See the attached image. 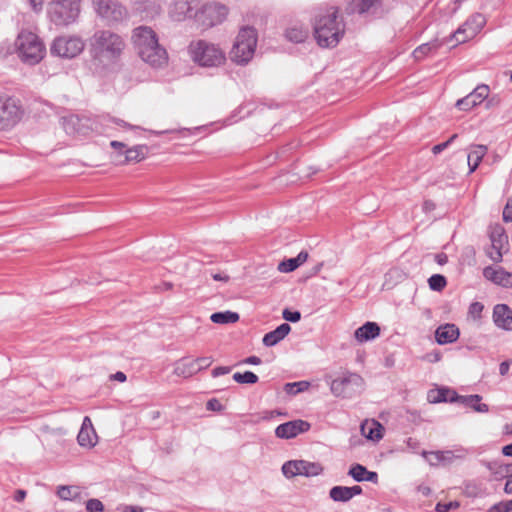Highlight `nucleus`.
<instances>
[{"label": "nucleus", "instance_id": "1", "mask_svg": "<svg viewBox=\"0 0 512 512\" xmlns=\"http://www.w3.org/2000/svg\"><path fill=\"white\" fill-rule=\"evenodd\" d=\"M111 123L130 130H145L140 126L132 125L110 115H102L92 119L86 116L71 114L62 118V126L69 135H87L89 132L105 133Z\"/></svg>", "mask_w": 512, "mask_h": 512}, {"label": "nucleus", "instance_id": "2", "mask_svg": "<svg viewBox=\"0 0 512 512\" xmlns=\"http://www.w3.org/2000/svg\"><path fill=\"white\" fill-rule=\"evenodd\" d=\"M132 42L139 57L154 68H161L168 62V54L159 42L155 31L147 26L133 30Z\"/></svg>", "mask_w": 512, "mask_h": 512}, {"label": "nucleus", "instance_id": "3", "mask_svg": "<svg viewBox=\"0 0 512 512\" xmlns=\"http://www.w3.org/2000/svg\"><path fill=\"white\" fill-rule=\"evenodd\" d=\"M345 32V24L338 17V9L330 7L325 13H319L315 18L314 34L319 46L335 47Z\"/></svg>", "mask_w": 512, "mask_h": 512}, {"label": "nucleus", "instance_id": "4", "mask_svg": "<svg viewBox=\"0 0 512 512\" xmlns=\"http://www.w3.org/2000/svg\"><path fill=\"white\" fill-rule=\"evenodd\" d=\"M90 53L100 61H116L125 48V41L119 34L111 30H96L89 39Z\"/></svg>", "mask_w": 512, "mask_h": 512}, {"label": "nucleus", "instance_id": "5", "mask_svg": "<svg viewBox=\"0 0 512 512\" xmlns=\"http://www.w3.org/2000/svg\"><path fill=\"white\" fill-rule=\"evenodd\" d=\"M15 48L23 63L38 64L46 54V47L39 36L30 31H21L16 40Z\"/></svg>", "mask_w": 512, "mask_h": 512}, {"label": "nucleus", "instance_id": "6", "mask_svg": "<svg viewBox=\"0 0 512 512\" xmlns=\"http://www.w3.org/2000/svg\"><path fill=\"white\" fill-rule=\"evenodd\" d=\"M257 45V31L253 27H243L230 51V58L239 65L247 64L255 53Z\"/></svg>", "mask_w": 512, "mask_h": 512}, {"label": "nucleus", "instance_id": "7", "mask_svg": "<svg viewBox=\"0 0 512 512\" xmlns=\"http://www.w3.org/2000/svg\"><path fill=\"white\" fill-rule=\"evenodd\" d=\"M188 50L192 60L202 67H218L226 59L219 47L205 40L191 42Z\"/></svg>", "mask_w": 512, "mask_h": 512}, {"label": "nucleus", "instance_id": "8", "mask_svg": "<svg viewBox=\"0 0 512 512\" xmlns=\"http://www.w3.org/2000/svg\"><path fill=\"white\" fill-rule=\"evenodd\" d=\"M80 0H54L49 4L48 14L56 25H68L76 20L80 12Z\"/></svg>", "mask_w": 512, "mask_h": 512}, {"label": "nucleus", "instance_id": "9", "mask_svg": "<svg viewBox=\"0 0 512 512\" xmlns=\"http://www.w3.org/2000/svg\"><path fill=\"white\" fill-rule=\"evenodd\" d=\"M84 49V43L79 37L59 36L54 39L50 53L61 58H74Z\"/></svg>", "mask_w": 512, "mask_h": 512}, {"label": "nucleus", "instance_id": "10", "mask_svg": "<svg viewBox=\"0 0 512 512\" xmlns=\"http://www.w3.org/2000/svg\"><path fill=\"white\" fill-rule=\"evenodd\" d=\"M363 379L356 373H348L331 381L330 390L336 397L350 398L362 388Z\"/></svg>", "mask_w": 512, "mask_h": 512}, {"label": "nucleus", "instance_id": "11", "mask_svg": "<svg viewBox=\"0 0 512 512\" xmlns=\"http://www.w3.org/2000/svg\"><path fill=\"white\" fill-rule=\"evenodd\" d=\"M486 23L485 16L476 13L469 17L452 35L451 39L457 44L464 43L474 38L484 27Z\"/></svg>", "mask_w": 512, "mask_h": 512}, {"label": "nucleus", "instance_id": "12", "mask_svg": "<svg viewBox=\"0 0 512 512\" xmlns=\"http://www.w3.org/2000/svg\"><path fill=\"white\" fill-rule=\"evenodd\" d=\"M96 13L108 22H119L127 17V10L116 0H92Z\"/></svg>", "mask_w": 512, "mask_h": 512}, {"label": "nucleus", "instance_id": "13", "mask_svg": "<svg viewBox=\"0 0 512 512\" xmlns=\"http://www.w3.org/2000/svg\"><path fill=\"white\" fill-rule=\"evenodd\" d=\"M21 115V108L15 99L0 97V130L13 127Z\"/></svg>", "mask_w": 512, "mask_h": 512}, {"label": "nucleus", "instance_id": "14", "mask_svg": "<svg viewBox=\"0 0 512 512\" xmlns=\"http://www.w3.org/2000/svg\"><path fill=\"white\" fill-rule=\"evenodd\" d=\"M228 14V8L220 3L205 4L196 16L204 26L212 27L224 21Z\"/></svg>", "mask_w": 512, "mask_h": 512}, {"label": "nucleus", "instance_id": "15", "mask_svg": "<svg viewBox=\"0 0 512 512\" xmlns=\"http://www.w3.org/2000/svg\"><path fill=\"white\" fill-rule=\"evenodd\" d=\"M347 11L373 17H381L384 13L381 0H352Z\"/></svg>", "mask_w": 512, "mask_h": 512}, {"label": "nucleus", "instance_id": "16", "mask_svg": "<svg viewBox=\"0 0 512 512\" xmlns=\"http://www.w3.org/2000/svg\"><path fill=\"white\" fill-rule=\"evenodd\" d=\"M194 0H174L169 7V16L172 20L181 22L196 16Z\"/></svg>", "mask_w": 512, "mask_h": 512}, {"label": "nucleus", "instance_id": "17", "mask_svg": "<svg viewBox=\"0 0 512 512\" xmlns=\"http://www.w3.org/2000/svg\"><path fill=\"white\" fill-rule=\"evenodd\" d=\"M422 456L427 459L430 465L450 464L455 459H463L466 456V451L463 448L457 449L456 451L445 450L427 452L423 451Z\"/></svg>", "mask_w": 512, "mask_h": 512}, {"label": "nucleus", "instance_id": "18", "mask_svg": "<svg viewBox=\"0 0 512 512\" xmlns=\"http://www.w3.org/2000/svg\"><path fill=\"white\" fill-rule=\"evenodd\" d=\"M310 429V424L304 420H293L283 424H280L275 434L278 438L291 439L299 435L300 433L307 432Z\"/></svg>", "mask_w": 512, "mask_h": 512}, {"label": "nucleus", "instance_id": "19", "mask_svg": "<svg viewBox=\"0 0 512 512\" xmlns=\"http://www.w3.org/2000/svg\"><path fill=\"white\" fill-rule=\"evenodd\" d=\"M490 240L492 248L495 250V256L491 253L490 258L495 262H499L502 259L501 250L508 243V236L504 228L500 225L493 227L490 231Z\"/></svg>", "mask_w": 512, "mask_h": 512}, {"label": "nucleus", "instance_id": "20", "mask_svg": "<svg viewBox=\"0 0 512 512\" xmlns=\"http://www.w3.org/2000/svg\"><path fill=\"white\" fill-rule=\"evenodd\" d=\"M97 435L91 419L85 416L77 436L78 444L82 447L92 448L96 444Z\"/></svg>", "mask_w": 512, "mask_h": 512}, {"label": "nucleus", "instance_id": "21", "mask_svg": "<svg viewBox=\"0 0 512 512\" xmlns=\"http://www.w3.org/2000/svg\"><path fill=\"white\" fill-rule=\"evenodd\" d=\"M493 321L501 329L512 330V309L506 304H497L493 309Z\"/></svg>", "mask_w": 512, "mask_h": 512}, {"label": "nucleus", "instance_id": "22", "mask_svg": "<svg viewBox=\"0 0 512 512\" xmlns=\"http://www.w3.org/2000/svg\"><path fill=\"white\" fill-rule=\"evenodd\" d=\"M483 275L486 279L497 285L512 287V273L505 271L502 267L493 268L492 266H488L484 268Z\"/></svg>", "mask_w": 512, "mask_h": 512}, {"label": "nucleus", "instance_id": "23", "mask_svg": "<svg viewBox=\"0 0 512 512\" xmlns=\"http://www.w3.org/2000/svg\"><path fill=\"white\" fill-rule=\"evenodd\" d=\"M460 332L455 324L447 323L439 326L435 331V338L438 344L444 345L455 342L459 338Z\"/></svg>", "mask_w": 512, "mask_h": 512}, {"label": "nucleus", "instance_id": "24", "mask_svg": "<svg viewBox=\"0 0 512 512\" xmlns=\"http://www.w3.org/2000/svg\"><path fill=\"white\" fill-rule=\"evenodd\" d=\"M380 335V326L376 322L368 321L357 328L354 333L355 339L360 342L374 340Z\"/></svg>", "mask_w": 512, "mask_h": 512}, {"label": "nucleus", "instance_id": "25", "mask_svg": "<svg viewBox=\"0 0 512 512\" xmlns=\"http://www.w3.org/2000/svg\"><path fill=\"white\" fill-rule=\"evenodd\" d=\"M291 331L288 323H282L273 331L266 333L262 339V343L266 347H272L282 341Z\"/></svg>", "mask_w": 512, "mask_h": 512}, {"label": "nucleus", "instance_id": "26", "mask_svg": "<svg viewBox=\"0 0 512 512\" xmlns=\"http://www.w3.org/2000/svg\"><path fill=\"white\" fill-rule=\"evenodd\" d=\"M482 396L478 394L473 395H458L457 402L461 403L465 407H470L474 411L479 413H487L489 411V406L485 403H481Z\"/></svg>", "mask_w": 512, "mask_h": 512}, {"label": "nucleus", "instance_id": "27", "mask_svg": "<svg viewBox=\"0 0 512 512\" xmlns=\"http://www.w3.org/2000/svg\"><path fill=\"white\" fill-rule=\"evenodd\" d=\"M199 371L200 368L198 367L196 359H191L189 357L180 359L175 368V373L184 377L192 376Z\"/></svg>", "mask_w": 512, "mask_h": 512}, {"label": "nucleus", "instance_id": "28", "mask_svg": "<svg viewBox=\"0 0 512 512\" xmlns=\"http://www.w3.org/2000/svg\"><path fill=\"white\" fill-rule=\"evenodd\" d=\"M458 394L454 390L448 388H440L436 391H430L428 393V399L431 403L440 402H457Z\"/></svg>", "mask_w": 512, "mask_h": 512}, {"label": "nucleus", "instance_id": "29", "mask_svg": "<svg viewBox=\"0 0 512 512\" xmlns=\"http://www.w3.org/2000/svg\"><path fill=\"white\" fill-rule=\"evenodd\" d=\"M309 35L308 27L302 24H295L285 31V37L287 40L293 43H302L304 42Z\"/></svg>", "mask_w": 512, "mask_h": 512}, {"label": "nucleus", "instance_id": "30", "mask_svg": "<svg viewBox=\"0 0 512 512\" xmlns=\"http://www.w3.org/2000/svg\"><path fill=\"white\" fill-rule=\"evenodd\" d=\"M308 259L307 251H301L296 257L286 259L279 263L278 270L282 273H289L297 269Z\"/></svg>", "mask_w": 512, "mask_h": 512}, {"label": "nucleus", "instance_id": "31", "mask_svg": "<svg viewBox=\"0 0 512 512\" xmlns=\"http://www.w3.org/2000/svg\"><path fill=\"white\" fill-rule=\"evenodd\" d=\"M383 430L382 425L375 420H365L361 424V431L363 435L370 440H379L382 438L381 431Z\"/></svg>", "mask_w": 512, "mask_h": 512}, {"label": "nucleus", "instance_id": "32", "mask_svg": "<svg viewBox=\"0 0 512 512\" xmlns=\"http://www.w3.org/2000/svg\"><path fill=\"white\" fill-rule=\"evenodd\" d=\"M298 475L305 477L318 476L323 472V466L318 462H309L306 460H297Z\"/></svg>", "mask_w": 512, "mask_h": 512}, {"label": "nucleus", "instance_id": "33", "mask_svg": "<svg viewBox=\"0 0 512 512\" xmlns=\"http://www.w3.org/2000/svg\"><path fill=\"white\" fill-rule=\"evenodd\" d=\"M163 8V0H143L138 3L137 9L145 13L146 17L159 15Z\"/></svg>", "mask_w": 512, "mask_h": 512}, {"label": "nucleus", "instance_id": "34", "mask_svg": "<svg viewBox=\"0 0 512 512\" xmlns=\"http://www.w3.org/2000/svg\"><path fill=\"white\" fill-rule=\"evenodd\" d=\"M149 148L147 145H136L124 151L125 159L122 163L140 162L145 159Z\"/></svg>", "mask_w": 512, "mask_h": 512}, {"label": "nucleus", "instance_id": "35", "mask_svg": "<svg viewBox=\"0 0 512 512\" xmlns=\"http://www.w3.org/2000/svg\"><path fill=\"white\" fill-rule=\"evenodd\" d=\"M210 319L216 324H230L239 320V314L232 311L215 312L211 315Z\"/></svg>", "mask_w": 512, "mask_h": 512}, {"label": "nucleus", "instance_id": "36", "mask_svg": "<svg viewBox=\"0 0 512 512\" xmlns=\"http://www.w3.org/2000/svg\"><path fill=\"white\" fill-rule=\"evenodd\" d=\"M439 46L440 44L437 41L424 43L413 51V56L416 60H422L432 52L436 51Z\"/></svg>", "mask_w": 512, "mask_h": 512}, {"label": "nucleus", "instance_id": "37", "mask_svg": "<svg viewBox=\"0 0 512 512\" xmlns=\"http://www.w3.org/2000/svg\"><path fill=\"white\" fill-rule=\"evenodd\" d=\"M329 497L334 502L346 503L351 500L347 486H334L329 490Z\"/></svg>", "mask_w": 512, "mask_h": 512}, {"label": "nucleus", "instance_id": "38", "mask_svg": "<svg viewBox=\"0 0 512 512\" xmlns=\"http://www.w3.org/2000/svg\"><path fill=\"white\" fill-rule=\"evenodd\" d=\"M486 153L487 147L485 145H473L468 153V162H475L476 165H479Z\"/></svg>", "mask_w": 512, "mask_h": 512}, {"label": "nucleus", "instance_id": "39", "mask_svg": "<svg viewBox=\"0 0 512 512\" xmlns=\"http://www.w3.org/2000/svg\"><path fill=\"white\" fill-rule=\"evenodd\" d=\"M80 494L79 487L77 486H59L57 495L62 500H72Z\"/></svg>", "mask_w": 512, "mask_h": 512}, {"label": "nucleus", "instance_id": "40", "mask_svg": "<svg viewBox=\"0 0 512 512\" xmlns=\"http://www.w3.org/2000/svg\"><path fill=\"white\" fill-rule=\"evenodd\" d=\"M233 380L240 384H255L258 382V376L252 371L236 372L233 374Z\"/></svg>", "mask_w": 512, "mask_h": 512}, {"label": "nucleus", "instance_id": "41", "mask_svg": "<svg viewBox=\"0 0 512 512\" xmlns=\"http://www.w3.org/2000/svg\"><path fill=\"white\" fill-rule=\"evenodd\" d=\"M310 386V383L307 381H298L292 383H286L284 385V391L290 395H296L300 392L306 391Z\"/></svg>", "mask_w": 512, "mask_h": 512}, {"label": "nucleus", "instance_id": "42", "mask_svg": "<svg viewBox=\"0 0 512 512\" xmlns=\"http://www.w3.org/2000/svg\"><path fill=\"white\" fill-rule=\"evenodd\" d=\"M479 104H481V102H478V100L475 99L474 96L471 93H469L467 96L459 99L456 102V107L459 110L468 111V110L474 108L475 106H477Z\"/></svg>", "mask_w": 512, "mask_h": 512}, {"label": "nucleus", "instance_id": "43", "mask_svg": "<svg viewBox=\"0 0 512 512\" xmlns=\"http://www.w3.org/2000/svg\"><path fill=\"white\" fill-rule=\"evenodd\" d=\"M428 284H429V287L431 290L439 292V291H442L446 287L447 281L443 275L433 274L428 279Z\"/></svg>", "mask_w": 512, "mask_h": 512}, {"label": "nucleus", "instance_id": "44", "mask_svg": "<svg viewBox=\"0 0 512 512\" xmlns=\"http://www.w3.org/2000/svg\"><path fill=\"white\" fill-rule=\"evenodd\" d=\"M366 467L361 464H354L350 467L348 475L351 476L355 481L362 482L366 475Z\"/></svg>", "mask_w": 512, "mask_h": 512}, {"label": "nucleus", "instance_id": "45", "mask_svg": "<svg viewBox=\"0 0 512 512\" xmlns=\"http://www.w3.org/2000/svg\"><path fill=\"white\" fill-rule=\"evenodd\" d=\"M298 469L297 460H290L283 464L282 473L287 478H293L298 476Z\"/></svg>", "mask_w": 512, "mask_h": 512}, {"label": "nucleus", "instance_id": "46", "mask_svg": "<svg viewBox=\"0 0 512 512\" xmlns=\"http://www.w3.org/2000/svg\"><path fill=\"white\" fill-rule=\"evenodd\" d=\"M489 87L488 85L481 84L478 85L471 94L474 96L475 99L478 100V102H483L489 95Z\"/></svg>", "mask_w": 512, "mask_h": 512}, {"label": "nucleus", "instance_id": "47", "mask_svg": "<svg viewBox=\"0 0 512 512\" xmlns=\"http://www.w3.org/2000/svg\"><path fill=\"white\" fill-rule=\"evenodd\" d=\"M86 509L89 512H103L104 505L100 500L93 498L86 502Z\"/></svg>", "mask_w": 512, "mask_h": 512}, {"label": "nucleus", "instance_id": "48", "mask_svg": "<svg viewBox=\"0 0 512 512\" xmlns=\"http://www.w3.org/2000/svg\"><path fill=\"white\" fill-rule=\"evenodd\" d=\"M282 317L289 322L296 323L301 319V313L297 310L291 311L288 308L282 312Z\"/></svg>", "mask_w": 512, "mask_h": 512}, {"label": "nucleus", "instance_id": "49", "mask_svg": "<svg viewBox=\"0 0 512 512\" xmlns=\"http://www.w3.org/2000/svg\"><path fill=\"white\" fill-rule=\"evenodd\" d=\"M483 308H484V306L480 302H473L469 306V314L474 319H479L481 317V313L483 311Z\"/></svg>", "mask_w": 512, "mask_h": 512}, {"label": "nucleus", "instance_id": "50", "mask_svg": "<svg viewBox=\"0 0 512 512\" xmlns=\"http://www.w3.org/2000/svg\"><path fill=\"white\" fill-rule=\"evenodd\" d=\"M206 408H207V410H210V411L220 412L224 409V406L221 404V402L218 399L212 398L207 401Z\"/></svg>", "mask_w": 512, "mask_h": 512}, {"label": "nucleus", "instance_id": "51", "mask_svg": "<svg viewBox=\"0 0 512 512\" xmlns=\"http://www.w3.org/2000/svg\"><path fill=\"white\" fill-rule=\"evenodd\" d=\"M506 473L511 475L507 476L504 492L507 494H512V465L506 466Z\"/></svg>", "mask_w": 512, "mask_h": 512}, {"label": "nucleus", "instance_id": "52", "mask_svg": "<svg viewBox=\"0 0 512 512\" xmlns=\"http://www.w3.org/2000/svg\"><path fill=\"white\" fill-rule=\"evenodd\" d=\"M503 220L505 222H512V198L507 201L504 207Z\"/></svg>", "mask_w": 512, "mask_h": 512}, {"label": "nucleus", "instance_id": "53", "mask_svg": "<svg viewBox=\"0 0 512 512\" xmlns=\"http://www.w3.org/2000/svg\"><path fill=\"white\" fill-rule=\"evenodd\" d=\"M200 371L208 368L213 363V358L210 356L196 358Z\"/></svg>", "mask_w": 512, "mask_h": 512}, {"label": "nucleus", "instance_id": "54", "mask_svg": "<svg viewBox=\"0 0 512 512\" xmlns=\"http://www.w3.org/2000/svg\"><path fill=\"white\" fill-rule=\"evenodd\" d=\"M231 369L232 368L230 366H219V367L214 368L212 370L211 374L214 378H216L221 375H226V374L230 373Z\"/></svg>", "mask_w": 512, "mask_h": 512}, {"label": "nucleus", "instance_id": "55", "mask_svg": "<svg viewBox=\"0 0 512 512\" xmlns=\"http://www.w3.org/2000/svg\"><path fill=\"white\" fill-rule=\"evenodd\" d=\"M487 512H508L507 511V508H506V505H505V502L504 501H500L494 505H492Z\"/></svg>", "mask_w": 512, "mask_h": 512}, {"label": "nucleus", "instance_id": "56", "mask_svg": "<svg viewBox=\"0 0 512 512\" xmlns=\"http://www.w3.org/2000/svg\"><path fill=\"white\" fill-rule=\"evenodd\" d=\"M511 363H512V360H505L500 363L499 373L501 376H506L508 374Z\"/></svg>", "mask_w": 512, "mask_h": 512}, {"label": "nucleus", "instance_id": "57", "mask_svg": "<svg viewBox=\"0 0 512 512\" xmlns=\"http://www.w3.org/2000/svg\"><path fill=\"white\" fill-rule=\"evenodd\" d=\"M348 493L352 499L354 496L362 494V488L359 485L348 487Z\"/></svg>", "mask_w": 512, "mask_h": 512}, {"label": "nucleus", "instance_id": "58", "mask_svg": "<svg viewBox=\"0 0 512 512\" xmlns=\"http://www.w3.org/2000/svg\"><path fill=\"white\" fill-rule=\"evenodd\" d=\"M364 481H369L372 483H377L378 481V474L376 472L372 471H366V475L364 477Z\"/></svg>", "mask_w": 512, "mask_h": 512}, {"label": "nucleus", "instance_id": "59", "mask_svg": "<svg viewBox=\"0 0 512 512\" xmlns=\"http://www.w3.org/2000/svg\"><path fill=\"white\" fill-rule=\"evenodd\" d=\"M448 148V143L442 142L437 145H434L432 148L433 154L437 155Z\"/></svg>", "mask_w": 512, "mask_h": 512}, {"label": "nucleus", "instance_id": "60", "mask_svg": "<svg viewBox=\"0 0 512 512\" xmlns=\"http://www.w3.org/2000/svg\"><path fill=\"white\" fill-rule=\"evenodd\" d=\"M26 494H27V493H26V491H25V490H23V489H18V490H16V491H15V493H14V497H13V498H14V500H15L16 502H22V501L25 499Z\"/></svg>", "mask_w": 512, "mask_h": 512}, {"label": "nucleus", "instance_id": "61", "mask_svg": "<svg viewBox=\"0 0 512 512\" xmlns=\"http://www.w3.org/2000/svg\"><path fill=\"white\" fill-rule=\"evenodd\" d=\"M453 506V503L450 502V503H446V504H442V503H438L436 505V511L437 512H448Z\"/></svg>", "mask_w": 512, "mask_h": 512}, {"label": "nucleus", "instance_id": "62", "mask_svg": "<svg viewBox=\"0 0 512 512\" xmlns=\"http://www.w3.org/2000/svg\"><path fill=\"white\" fill-rule=\"evenodd\" d=\"M261 362H262L261 359L257 356H249L243 360V363L251 364V365H259V364H261Z\"/></svg>", "mask_w": 512, "mask_h": 512}, {"label": "nucleus", "instance_id": "63", "mask_svg": "<svg viewBox=\"0 0 512 512\" xmlns=\"http://www.w3.org/2000/svg\"><path fill=\"white\" fill-rule=\"evenodd\" d=\"M406 444H407V447L412 451H416V449L419 446L418 441L411 437L407 439Z\"/></svg>", "mask_w": 512, "mask_h": 512}, {"label": "nucleus", "instance_id": "64", "mask_svg": "<svg viewBox=\"0 0 512 512\" xmlns=\"http://www.w3.org/2000/svg\"><path fill=\"white\" fill-rule=\"evenodd\" d=\"M122 512H143V509L138 506L127 505L123 508Z\"/></svg>", "mask_w": 512, "mask_h": 512}]
</instances>
